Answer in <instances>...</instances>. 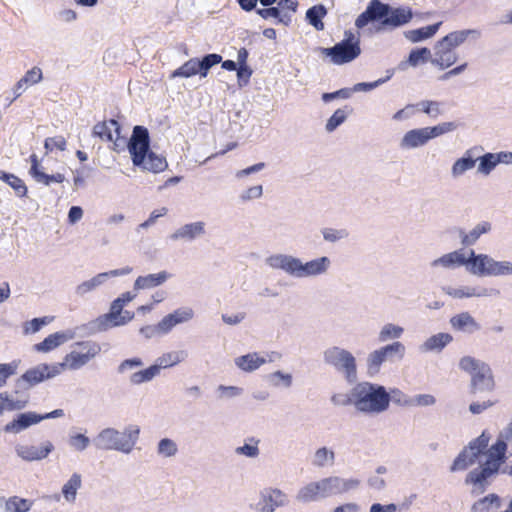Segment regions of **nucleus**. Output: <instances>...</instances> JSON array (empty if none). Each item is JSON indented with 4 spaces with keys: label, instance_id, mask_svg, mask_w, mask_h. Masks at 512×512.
Listing matches in <instances>:
<instances>
[{
    "label": "nucleus",
    "instance_id": "nucleus-1",
    "mask_svg": "<svg viewBox=\"0 0 512 512\" xmlns=\"http://www.w3.org/2000/svg\"><path fill=\"white\" fill-rule=\"evenodd\" d=\"M413 11L408 6L393 7L380 0H371L366 9L356 18L355 26L363 29L369 23H378L376 32L394 30L408 24Z\"/></svg>",
    "mask_w": 512,
    "mask_h": 512
},
{
    "label": "nucleus",
    "instance_id": "nucleus-18",
    "mask_svg": "<svg viewBox=\"0 0 512 512\" xmlns=\"http://www.w3.org/2000/svg\"><path fill=\"white\" fill-rule=\"evenodd\" d=\"M322 53L331 58V62L336 65L349 63L356 59L360 53V45L350 44L348 40H341L334 46L322 48Z\"/></svg>",
    "mask_w": 512,
    "mask_h": 512
},
{
    "label": "nucleus",
    "instance_id": "nucleus-46",
    "mask_svg": "<svg viewBox=\"0 0 512 512\" xmlns=\"http://www.w3.org/2000/svg\"><path fill=\"white\" fill-rule=\"evenodd\" d=\"M82 478L78 473H73L69 480L62 487V494L66 501L74 502L77 491L81 488Z\"/></svg>",
    "mask_w": 512,
    "mask_h": 512
},
{
    "label": "nucleus",
    "instance_id": "nucleus-19",
    "mask_svg": "<svg viewBox=\"0 0 512 512\" xmlns=\"http://www.w3.org/2000/svg\"><path fill=\"white\" fill-rule=\"evenodd\" d=\"M132 272V267L126 266L120 269H114L107 272H102L92 277L89 280L83 281L75 288V293L83 297L87 293L94 291L99 286L104 284L111 277L125 276Z\"/></svg>",
    "mask_w": 512,
    "mask_h": 512
},
{
    "label": "nucleus",
    "instance_id": "nucleus-10",
    "mask_svg": "<svg viewBox=\"0 0 512 512\" xmlns=\"http://www.w3.org/2000/svg\"><path fill=\"white\" fill-rule=\"evenodd\" d=\"M60 368L56 363H40L27 369L15 381L16 392L18 390H28L38 384L53 379L60 375Z\"/></svg>",
    "mask_w": 512,
    "mask_h": 512
},
{
    "label": "nucleus",
    "instance_id": "nucleus-44",
    "mask_svg": "<svg viewBox=\"0 0 512 512\" xmlns=\"http://www.w3.org/2000/svg\"><path fill=\"white\" fill-rule=\"evenodd\" d=\"M327 15V9L324 5L318 4L310 7L306 11V20L316 30L321 31L324 29V23L322 19Z\"/></svg>",
    "mask_w": 512,
    "mask_h": 512
},
{
    "label": "nucleus",
    "instance_id": "nucleus-12",
    "mask_svg": "<svg viewBox=\"0 0 512 512\" xmlns=\"http://www.w3.org/2000/svg\"><path fill=\"white\" fill-rule=\"evenodd\" d=\"M221 60L222 56L216 53L206 54L201 59L191 58L182 66L174 70L171 74V78H190L197 74H199L201 77H206L209 70L213 66L219 64Z\"/></svg>",
    "mask_w": 512,
    "mask_h": 512
},
{
    "label": "nucleus",
    "instance_id": "nucleus-57",
    "mask_svg": "<svg viewBox=\"0 0 512 512\" xmlns=\"http://www.w3.org/2000/svg\"><path fill=\"white\" fill-rule=\"evenodd\" d=\"M354 386L347 393H337L331 396L330 400L335 406H353L355 408L354 400Z\"/></svg>",
    "mask_w": 512,
    "mask_h": 512
},
{
    "label": "nucleus",
    "instance_id": "nucleus-33",
    "mask_svg": "<svg viewBox=\"0 0 512 512\" xmlns=\"http://www.w3.org/2000/svg\"><path fill=\"white\" fill-rule=\"evenodd\" d=\"M31 168L30 175L35 179V181L42 183L44 185H50L52 182L62 183L65 180V176L61 173H57L54 175H48L42 172L39 169V161L35 154L30 156Z\"/></svg>",
    "mask_w": 512,
    "mask_h": 512
},
{
    "label": "nucleus",
    "instance_id": "nucleus-13",
    "mask_svg": "<svg viewBox=\"0 0 512 512\" xmlns=\"http://www.w3.org/2000/svg\"><path fill=\"white\" fill-rule=\"evenodd\" d=\"M64 416L63 409H55L45 414H38L33 411L23 412L16 415V417L8 422L3 430L5 433L18 434L32 425H36L43 420L55 419Z\"/></svg>",
    "mask_w": 512,
    "mask_h": 512
},
{
    "label": "nucleus",
    "instance_id": "nucleus-47",
    "mask_svg": "<svg viewBox=\"0 0 512 512\" xmlns=\"http://www.w3.org/2000/svg\"><path fill=\"white\" fill-rule=\"evenodd\" d=\"M387 397H388V400L384 401L386 411L389 409L391 402L396 405L402 406V407L412 406V398L409 397L407 394H405L400 389L393 388V389H390V391H388L386 389V398Z\"/></svg>",
    "mask_w": 512,
    "mask_h": 512
},
{
    "label": "nucleus",
    "instance_id": "nucleus-37",
    "mask_svg": "<svg viewBox=\"0 0 512 512\" xmlns=\"http://www.w3.org/2000/svg\"><path fill=\"white\" fill-rule=\"evenodd\" d=\"M476 162L477 159L473 156V150H467L461 158L457 159L453 163L451 168V176L454 179L461 177L467 171L473 169L475 167Z\"/></svg>",
    "mask_w": 512,
    "mask_h": 512
},
{
    "label": "nucleus",
    "instance_id": "nucleus-20",
    "mask_svg": "<svg viewBox=\"0 0 512 512\" xmlns=\"http://www.w3.org/2000/svg\"><path fill=\"white\" fill-rule=\"evenodd\" d=\"M205 227L206 224L203 221L186 223L171 233L168 239L172 242H193L205 235Z\"/></svg>",
    "mask_w": 512,
    "mask_h": 512
},
{
    "label": "nucleus",
    "instance_id": "nucleus-25",
    "mask_svg": "<svg viewBox=\"0 0 512 512\" xmlns=\"http://www.w3.org/2000/svg\"><path fill=\"white\" fill-rule=\"evenodd\" d=\"M449 324L455 331L466 334H474L481 330L480 323L467 311L452 316Z\"/></svg>",
    "mask_w": 512,
    "mask_h": 512
},
{
    "label": "nucleus",
    "instance_id": "nucleus-27",
    "mask_svg": "<svg viewBox=\"0 0 512 512\" xmlns=\"http://www.w3.org/2000/svg\"><path fill=\"white\" fill-rule=\"evenodd\" d=\"M74 334L71 331H59L47 336L42 342L37 343L33 346L37 352L47 353L65 342L71 340Z\"/></svg>",
    "mask_w": 512,
    "mask_h": 512
},
{
    "label": "nucleus",
    "instance_id": "nucleus-49",
    "mask_svg": "<svg viewBox=\"0 0 512 512\" xmlns=\"http://www.w3.org/2000/svg\"><path fill=\"white\" fill-rule=\"evenodd\" d=\"M352 113V108L350 106H344L343 108L337 109L331 117L327 120L325 125V129L327 132H333L336 130L341 124L345 122L347 116Z\"/></svg>",
    "mask_w": 512,
    "mask_h": 512
},
{
    "label": "nucleus",
    "instance_id": "nucleus-2",
    "mask_svg": "<svg viewBox=\"0 0 512 512\" xmlns=\"http://www.w3.org/2000/svg\"><path fill=\"white\" fill-rule=\"evenodd\" d=\"M507 443L500 436L497 441L483 454L486 461L472 469L465 478V484L472 485L471 494L474 496L484 493L491 484V479L502 470L506 461Z\"/></svg>",
    "mask_w": 512,
    "mask_h": 512
},
{
    "label": "nucleus",
    "instance_id": "nucleus-51",
    "mask_svg": "<svg viewBox=\"0 0 512 512\" xmlns=\"http://www.w3.org/2000/svg\"><path fill=\"white\" fill-rule=\"evenodd\" d=\"M248 442H245L242 446H238L235 449V453L237 455H243L248 458H256L260 454V450L258 444L260 442L259 439L251 437L248 439Z\"/></svg>",
    "mask_w": 512,
    "mask_h": 512
},
{
    "label": "nucleus",
    "instance_id": "nucleus-30",
    "mask_svg": "<svg viewBox=\"0 0 512 512\" xmlns=\"http://www.w3.org/2000/svg\"><path fill=\"white\" fill-rule=\"evenodd\" d=\"M171 276L172 275L165 270L154 274L139 276L136 278L133 287L135 290L152 289L163 285Z\"/></svg>",
    "mask_w": 512,
    "mask_h": 512
},
{
    "label": "nucleus",
    "instance_id": "nucleus-38",
    "mask_svg": "<svg viewBox=\"0 0 512 512\" xmlns=\"http://www.w3.org/2000/svg\"><path fill=\"white\" fill-rule=\"evenodd\" d=\"M143 162V164L134 166L152 173H160L168 167L166 158L164 156L156 154L152 150L149 151L148 154L143 157Z\"/></svg>",
    "mask_w": 512,
    "mask_h": 512
},
{
    "label": "nucleus",
    "instance_id": "nucleus-64",
    "mask_svg": "<svg viewBox=\"0 0 512 512\" xmlns=\"http://www.w3.org/2000/svg\"><path fill=\"white\" fill-rule=\"evenodd\" d=\"M43 78L42 70L35 66L28 70L25 75L21 78L22 82L28 85H34L39 83Z\"/></svg>",
    "mask_w": 512,
    "mask_h": 512
},
{
    "label": "nucleus",
    "instance_id": "nucleus-8",
    "mask_svg": "<svg viewBox=\"0 0 512 512\" xmlns=\"http://www.w3.org/2000/svg\"><path fill=\"white\" fill-rule=\"evenodd\" d=\"M323 362L341 374L347 383L354 384L358 380L356 357L340 346H329L322 352Z\"/></svg>",
    "mask_w": 512,
    "mask_h": 512
},
{
    "label": "nucleus",
    "instance_id": "nucleus-48",
    "mask_svg": "<svg viewBox=\"0 0 512 512\" xmlns=\"http://www.w3.org/2000/svg\"><path fill=\"white\" fill-rule=\"evenodd\" d=\"M159 375V372L155 365H151L143 370H139L133 372L129 376V382L131 385H141L143 383H148L152 381L155 377Z\"/></svg>",
    "mask_w": 512,
    "mask_h": 512
},
{
    "label": "nucleus",
    "instance_id": "nucleus-55",
    "mask_svg": "<svg viewBox=\"0 0 512 512\" xmlns=\"http://www.w3.org/2000/svg\"><path fill=\"white\" fill-rule=\"evenodd\" d=\"M387 73H388V75L384 78H380L373 82H359V83H356L350 89L352 90V93H354V92H369V91L381 86L388 80H390V78L393 76V71L388 70Z\"/></svg>",
    "mask_w": 512,
    "mask_h": 512
},
{
    "label": "nucleus",
    "instance_id": "nucleus-23",
    "mask_svg": "<svg viewBox=\"0 0 512 512\" xmlns=\"http://www.w3.org/2000/svg\"><path fill=\"white\" fill-rule=\"evenodd\" d=\"M54 450V445L50 441L43 442L40 446L18 445L15 449L16 454L25 461H40L45 459Z\"/></svg>",
    "mask_w": 512,
    "mask_h": 512
},
{
    "label": "nucleus",
    "instance_id": "nucleus-54",
    "mask_svg": "<svg viewBox=\"0 0 512 512\" xmlns=\"http://www.w3.org/2000/svg\"><path fill=\"white\" fill-rule=\"evenodd\" d=\"M512 276L511 261H497L492 258L490 277Z\"/></svg>",
    "mask_w": 512,
    "mask_h": 512
},
{
    "label": "nucleus",
    "instance_id": "nucleus-7",
    "mask_svg": "<svg viewBox=\"0 0 512 512\" xmlns=\"http://www.w3.org/2000/svg\"><path fill=\"white\" fill-rule=\"evenodd\" d=\"M459 369L471 376V393L492 392L495 381L491 367L486 362L473 356H463L458 363Z\"/></svg>",
    "mask_w": 512,
    "mask_h": 512
},
{
    "label": "nucleus",
    "instance_id": "nucleus-36",
    "mask_svg": "<svg viewBox=\"0 0 512 512\" xmlns=\"http://www.w3.org/2000/svg\"><path fill=\"white\" fill-rule=\"evenodd\" d=\"M481 37V31L478 29H464V30H458L453 31L446 36H444L442 39L448 43L449 46L453 47L454 49L461 44H463L467 39H472L474 41L480 39Z\"/></svg>",
    "mask_w": 512,
    "mask_h": 512
},
{
    "label": "nucleus",
    "instance_id": "nucleus-6",
    "mask_svg": "<svg viewBox=\"0 0 512 512\" xmlns=\"http://www.w3.org/2000/svg\"><path fill=\"white\" fill-rule=\"evenodd\" d=\"M139 433L140 430L136 426H128L123 431L105 428L93 439V444L98 450H115L129 454L138 440Z\"/></svg>",
    "mask_w": 512,
    "mask_h": 512
},
{
    "label": "nucleus",
    "instance_id": "nucleus-35",
    "mask_svg": "<svg viewBox=\"0 0 512 512\" xmlns=\"http://www.w3.org/2000/svg\"><path fill=\"white\" fill-rule=\"evenodd\" d=\"M466 257L461 250H456L433 260L431 262L432 267H443L446 269H453L460 266H465Z\"/></svg>",
    "mask_w": 512,
    "mask_h": 512
},
{
    "label": "nucleus",
    "instance_id": "nucleus-53",
    "mask_svg": "<svg viewBox=\"0 0 512 512\" xmlns=\"http://www.w3.org/2000/svg\"><path fill=\"white\" fill-rule=\"evenodd\" d=\"M479 161L478 172L483 175H489L497 166L494 153H485L483 156L476 158Z\"/></svg>",
    "mask_w": 512,
    "mask_h": 512
},
{
    "label": "nucleus",
    "instance_id": "nucleus-29",
    "mask_svg": "<svg viewBox=\"0 0 512 512\" xmlns=\"http://www.w3.org/2000/svg\"><path fill=\"white\" fill-rule=\"evenodd\" d=\"M453 341V336L446 332H440L428 337L420 346L419 350L423 353H440L448 344Z\"/></svg>",
    "mask_w": 512,
    "mask_h": 512
},
{
    "label": "nucleus",
    "instance_id": "nucleus-28",
    "mask_svg": "<svg viewBox=\"0 0 512 512\" xmlns=\"http://www.w3.org/2000/svg\"><path fill=\"white\" fill-rule=\"evenodd\" d=\"M194 318V310L190 307H181L164 316L162 320V328L165 327L167 332L179 324L187 323Z\"/></svg>",
    "mask_w": 512,
    "mask_h": 512
},
{
    "label": "nucleus",
    "instance_id": "nucleus-9",
    "mask_svg": "<svg viewBox=\"0 0 512 512\" xmlns=\"http://www.w3.org/2000/svg\"><path fill=\"white\" fill-rule=\"evenodd\" d=\"M490 439V434L484 430L480 436L470 441L454 459L450 471H464L475 464L479 456L482 455L488 447Z\"/></svg>",
    "mask_w": 512,
    "mask_h": 512
},
{
    "label": "nucleus",
    "instance_id": "nucleus-22",
    "mask_svg": "<svg viewBox=\"0 0 512 512\" xmlns=\"http://www.w3.org/2000/svg\"><path fill=\"white\" fill-rule=\"evenodd\" d=\"M492 257L487 254H476L474 250H470L469 256L466 257L467 271L476 276L490 277Z\"/></svg>",
    "mask_w": 512,
    "mask_h": 512
},
{
    "label": "nucleus",
    "instance_id": "nucleus-14",
    "mask_svg": "<svg viewBox=\"0 0 512 512\" xmlns=\"http://www.w3.org/2000/svg\"><path fill=\"white\" fill-rule=\"evenodd\" d=\"M124 305L118 298L113 300L110 306V311L104 315L99 316L92 325L99 331H106L109 328L122 326L129 323L134 318V313L130 311H123Z\"/></svg>",
    "mask_w": 512,
    "mask_h": 512
},
{
    "label": "nucleus",
    "instance_id": "nucleus-16",
    "mask_svg": "<svg viewBox=\"0 0 512 512\" xmlns=\"http://www.w3.org/2000/svg\"><path fill=\"white\" fill-rule=\"evenodd\" d=\"M289 496L276 487H265L259 493V501L256 505L258 512H275L278 508L288 506Z\"/></svg>",
    "mask_w": 512,
    "mask_h": 512
},
{
    "label": "nucleus",
    "instance_id": "nucleus-34",
    "mask_svg": "<svg viewBox=\"0 0 512 512\" xmlns=\"http://www.w3.org/2000/svg\"><path fill=\"white\" fill-rule=\"evenodd\" d=\"M188 358V352L186 350L170 351L159 356L154 365L160 373L162 369L173 367Z\"/></svg>",
    "mask_w": 512,
    "mask_h": 512
},
{
    "label": "nucleus",
    "instance_id": "nucleus-39",
    "mask_svg": "<svg viewBox=\"0 0 512 512\" xmlns=\"http://www.w3.org/2000/svg\"><path fill=\"white\" fill-rule=\"evenodd\" d=\"M502 506V499L498 494L490 493L477 501H475L470 511L471 512H492L498 510Z\"/></svg>",
    "mask_w": 512,
    "mask_h": 512
},
{
    "label": "nucleus",
    "instance_id": "nucleus-52",
    "mask_svg": "<svg viewBox=\"0 0 512 512\" xmlns=\"http://www.w3.org/2000/svg\"><path fill=\"white\" fill-rule=\"evenodd\" d=\"M457 125L454 122H442L435 126L425 127L429 140L437 138L446 133L452 132Z\"/></svg>",
    "mask_w": 512,
    "mask_h": 512
},
{
    "label": "nucleus",
    "instance_id": "nucleus-15",
    "mask_svg": "<svg viewBox=\"0 0 512 512\" xmlns=\"http://www.w3.org/2000/svg\"><path fill=\"white\" fill-rule=\"evenodd\" d=\"M127 148L133 165L143 164V157L151 151L148 129L141 125L134 126L132 135L127 143Z\"/></svg>",
    "mask_w": 512,
    "mask_h": 512
},
{
    "label": "nucleus",
    "instance_id": "nucleus-42",
    "mask_svg": "<svg viewBox=\"0 0 512 512\" xmlns=\"http://www.w3.org/2000/svg\"><path fill=\"white\" fill-rule=\"evenodd\" d=\"M440 25L441 22H438L418 29L409 30L406 31L404 35L409 41L417 43L434 36L437 33Z\"/></svg>",
    "mask_w": 512,
    "mask_h": 512
},
{
    "label": "nucleus",
    "instance_id": "nucleus-24",
    "mask_svg": "<svg viewBox=\"0 0 512 512\" xmlns=\"http://www.w3.org/2000/svg\"><path fill=\"white\" fill-rule=\"evenodd\" d=\"M491 230L492 224L489 221H481L468 232L459 227L457 233L461 244L464 247H470L475 245L482 235L490 233Z\"/></svg>",
    "mask_w": 512,
    "mask_h": 512
},
{
    "label": "nucleus",
    "instance_id": "nucleus-63",
    "mask_svg": "<svg viewBox=\"0 0 512 512\" xmlns=\"http://www.w3.org/2000/svg\"><path fill=\"white\" fill-rule=\"evenodd\" d=\"M15 192L18 197H24L27 194V187L22 179L12 174L10 179L6 182Z\"/></svg>",
    "mask_w": 512,
    "mask_h": 512
},
{
    "label": "nucleus",
    "instance_id": "nucleus-59",
    "mask_svg": "<svg viewBox=\"0 0 512 512\" xmlns=\"http://www.w3.org/2000/svg\"><path fill=\"white\" fill-rule=\"evenodd\" d=\"M140 334L143 335L146 339H151L156 336H162L168 334L165 327L162 328V320H160L156 325H146L140 328Z\"/></svg>",
    "mask_w": 512,
    "mask_h": 512
},
{
    "label": "nucleus",
    "instance_id": "nucleus-58",
    "mask_svg": "<svg viewBox=\"0 0 512 512\" xmlns=\"http://www.w3.org/2000/svg\"><path fill=\"white\" fill-rule=\"evenodd\" d=\"M177 444L169 438H163L158 442L157 453L163 457H173L177 454Z\"/></svg>",
    "mask_w": 512,
    "mask_h": 512
},
{
    "label": "nucleus",
    "instance_id": "nucleus-21",
    "mask_svg": "<svg viewBox=\"0 0 512 512\" xmlns=\"http://www.w3.org/2000/svg\"><path fill=\"white\" fill-rule=\"evenodd\" d=\"M458 59L457 53L454 48L449 46L447 42L440 39L434 45V57L431 59V64L438 66L444 70L452 66Z\"/></svg>",
    "mask_w": 512,
    "mask_h": 512
},
{
    "label": "nucleus",
    "instance_id": "nucleus-4",
    "mask_svg": "<svg viewBox=\"0 0 512 512\" xmlns=\"http://www.w3.org/2000/svg\"><path fill=\"white\" fill-rule=\"evenodd\" d=\"M266 264L271 269H279L294 278H308L324 275L331 266L327 256H321L307 262L289 254H273L266 258Z\"/></svg>",
    "mask_w": 512,
    "mask_h": 512
},
{
    "label": "nucleus",
    "instance_id": "nucleus-62",
    "mask_svg": "<svg viewBox=\"0 0 512 512\" xmlns=\"http://www.w3.org/2000/svg\"><path fill=\"white\" fill-rule=\"evenodd\" d=\"M322 235L325 241L330 243H335L341 239H344L348 236V233L344 229H333V228H325L322 230Z\"/></svg>",
    "mask_w": 512,
    "mask_h": 512
},
{
    "label": "nucleus",
    "instance_id": "nucleus-56",
    "mask_svg": "<svg viewBox=\"0 0 512 512\" xmlns=\"http://www.w3.org/2000/svg\"><path fill=\"white\" fill-rule=\"evenodd\" d=\"M19 363V360H13L9 363H0V388L4 387L7 380L16 374Z\"/></svg>",
    "mask_w": 512,
    "mask_h": 512
},
{
    "label": "nucleus",
    "instance_id": "nucleus-3",
    "mask_svg": "<svg viewBox=\"0 0 512 512\" xmlns=\"http://www.w3.org/2000/svg\"><path fill=\"white\" fill-rule=\"evenodd\" d=\"M360 483L357 478H344L335 475L324 477L300 487L295 494V500L301 504L318 502L354 491L358 489Z\"/></svg>",
    "mask_w": 512,
    "mask_h": 512
},
{
    "label": "nucleus",
    "instance_id": "nucleus-26",
    "mask_svg": "<svg viewBox=\"0 0 512 512\" xmlns=\"http://www.w3.org/2000/svg\"><path fill=\"white\" fill-rule=\"evenodd\" d=\"M425 127L407 131L399 142L401 150H412L425 146L429 142Z\"/></svg>",
    "mask_w": 512,
    "mask_h": 512
},
{
    "label": "nucleus",
    "instance_id": "nucleus-60",
    "mask_svg": "<svg viewBox=\"0 0 512 512\" xmlns=\"http://www.w3.org/2000/svg\"><path fill=\"white\" fill-rule=\"evenodd\" d=\"M90 443L91 440L84 434L77 433L69 436V445L76 451H84Z\"/></svg>",
    "mask_w": 512,
    "mask_h": 512
},
{
    "label": "nucleus",
    "instance_id": "nucleus-40",
    "mask_svg": "<svg viewBox=\"0 0 512 512\" xmlns=\"http://www.w3.org/2000/svg\"><path fill=\"white\" fill-rule=\"evenodd\" d=\"M31 503L27 499L12 496L8 499L0 497V512H28Z\"/></svg>",
    "mask_w": 512,
    "mask_h": 512
},
{
    "label": "nucleus",
    "instance_id": "nucleus-43",
    "mask_svg": "<svg viewBox=\"0 0 512 512\" xmlns=\"http://www.w3.org/2000/svg\"><path fill=\"white\" fill-rule=\"evenodd\" d=\"M335 458V452L324 446L316 449L311 463L316 468H324L327 466H333Z\"/></svg>",
    "mask_w": 512,
    "mask_h": 512
},
{
    "label": "nucleus",
    "instance_id": "nucleus-11",
    "mask_svg": "<svg viewBox=\"0 0 512 512\" xmlns=\"http://www.w3.org/2000/svg\"><path fill=\"white\" fill-rule=\"evenodd\" d=\"M405 353L406 347L399 341H393L370 352L366 359L368 372L371 374L378 373L384 362L402 360Z\"/></svg>",
    "mask_w": 512,
    "mask_h": 512
},
{
    "label": "nucleus",
    "instance_id": "nucleus-41",
    "mask_svg": "<svg viewBox=\"0 0 512 512\" xmlns=\"http://www.w3.org/2000/svg\"><path fill=\"white\" fill-rule=\"evenodd\" d=\"M266 362L267 360L256 352L248 353L235 359L236 366L245 372L255 371Z\"/></svg>",
    "mask_w": 512,
    "mask_h": 512
},
{
    "label": "nucleus",
    "instance_id": "nucleus-17",
    "mask_svg": "<svg viewBox=\"0 0 512 512\" xmlns=\"http://www.w3.org/2000/svg\"><path fill=\"white\" fill-rule=\"evenodd\" d=\"M78 345L87 348V351L85 353L71 351L70 353L66 354L62 362L56 363V366L61 367L60 374L66 369L74 371L82 368L100 351V347L94 343L92 344L90 342H81L78 343Z\"/></svg>",
    "mask_w": 512,
    "mask_h": 512
},
{
    "label": "nucleus",
    "instance_id": "nucleus-5",
    "mask_svg": "<svg viewBox=\"0 0 512 512\" xmlns=\"http://www.w3.org/2000/svg\"><path fill=\"white\" fill-rule=\"evenodd\" d=\"M355 411L365 416H377L386 412L384 401L386 387L369 381H361L354 385Z\"/></svg>",
    "mask_w": 512,
    "mask_h": 512
},
{
    "label": "nucleus",
    "instance_id": "nucleus-45",
    "mask_svg": "<svg viewBox=\"0 0 512 512\" xmlns=\"http://www.w3.org/2000/svg\"><path fill=\"white\" fill-rule=\"evenodd\" d=\"M404 333V328L400 325L394 323H386L384 324L379 333H378V341L380 343H385L392 340H397L402 337Z\"/></svg>",
    "mask_w": 512,
    "mask_h": 512
},
{
    "label": "nucleus",
    "instance_id": "nucleus-32",
    "mask_svg": "<svg viewBox=\"0 0 512 512\" xmlns=\"http://www.w3.org/2000/svg\"><path fill=\"white\" fill-rule=\"evenodd\" d=\"M443 292L453 298H471V297H487L490 295L489 289L482 287H470L464 286L459 288H453L451 286H445L442 288Z\"/></svg>",
    "mask_w": 512,
    "mask_h": 512
},
{
    "label": "nucleus",
    "instance_id": "nucleus-50",
    "mask_svg": "<svg viewBox=\"0 0 512 512\" xmlns=\"http://www.w3.org/2000/svg\"><path fill=\"white\" fill-rule=\"evenodd\" d=\"M431 59L432 54L429 48H416L410 51L407 64L412 67H417L421 63L431 62Z\"/></svg>",
    "mask_w": 512,
    "mask_h": 512
},
{
    "label": "nucleus",
    "instance_id": "nucleus-31",
    "mask_svg": "<svg viewBox=\"0 0 512 512\" xmlns=\"http://www.w3.org/2000/svg\"><path fill=\"white\" fill-rule=\"evenodd\" d=\"M112 129L116 134L115 145H118L117 141L120 139L121 126L115 119L97 123L93 127V135L104 141H113Z\"/></svg>",
    "mask_w": 512,
    "mask_h": 512
},
{
    "label": "nucleus",
    "instance_id": "nucleus-61",
    "mask_svg": "<svg viewBox=\"0 0 512 512\" xmlns=\"http://www.w3.org/2000/svg\"><path fill=\"white\" fill-rule=\"evenodd\" d=\"M417 107L420 108L422 112L425 114L436 118L438 115L441 114L440 111V103L437 101H430V100H424L417 104Z\"/></svg>",
    "mask_w": 512,
    "mask_h": 512
}]
</instances>
